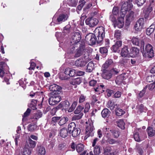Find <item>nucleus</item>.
Wrapping results in <instances>:
<instances>
[{"instance_id":"f257e3e1","label":"nucleus","mask_w":155,"mask_h":155,"mask_svg":"<svg viewBox=\"0 0 155 155\" xmlns=\"http://www.w3.org/2000/svg\"><path fill=\"white\" fill-rule=\"evenodd\" d=\"M84 35L80 32H78V57L81 56H87V49L86 48Z\"/></svg>"},{"instance_id":"f03ea898","label":"nucleus","mask_w":155,"mask_h":155,"mask_svg":"<svg viewBox=\"0 0 155 155\" xmlns=\"http://www.w3.org/2000/svg\"><path fill=\"white\" fill-rule=\"evenodd\" d=\"M143 56L145 58H151L154 56V52L152 46L148 44L145 46L144 49V45H143L140 49Z\"/></svg>"},{"instance_id":"7ed1b4c3","label":"nucleus","mask_w":155,"mask_h":155,"mask_svg":"<svg viewBox=\"0 0 155 155\" xmlns=\"http://www.w3.org/2000/svg\"><path fill=\"white\" fill-rule=\"evenodd\" d=\"M94 34L97 38V43H100L105 37V28L102 26L96 28L94 31Z\"/></svg>"},{"instance_id":"20e7f679","label":"nucleus","mask_w":155,"mask_h":155,"mask_svg":"<svg viewBox=\"0 0 155 155\" xmlns=\"http://www.w3.org/2000/svg\"><path fill=\"white\" fill-rule=\"evenodd\" d=\"M120 15L122 16L124 18V16L126 15L125 24L126 26L129 25L131 22L134 18V13L133 11H131V10H127L126 13L124 14H123L121 11Z\"/></svg>"},{"instance_id":"39448f33","label":"nucleus","mask_w":155,"mask_h":155,"mask_svg":"<svg viewBox=\"0 0 155 155\" xmlns=\"http://www.w3.org/2000/svg\"><path fill=\"white\" fill-rule=\"evenodd\" d=\"M85 40L90 45H93L97 43V38L96 37L94 33H90L85 36Z\"/></svg>"},{"instance_id":"423d86ee","label":"nucleus","mask_w":155,"mask_h":155,"mask_svg":"<svg viewBox=\"0 0 155 155\" xmlns=\"http://www.w3.org/2000/svg\"><path fill=\"white\" fill-rule=\"evenodd\" d=\"M93 124L91 123L87 125L85 129L86 135L84 137V140H86L90 136L93 137L94 135L93 130H94Z\"/></svg>"},{"instance_id":"0eeeda50","label":"nucleus","mask_w":155,"mask_h":155,"mask_svg":"<svg viewBox=\"0 0 155 155\" xmlns=\"http://www.w3.org/2000/svg\"><path fill=\"white\" fill-rule=\"evenodd\" d=\"M133 0H127L123 3L121 8V11L122 13L125 14L126 13L127 10H131L133 7L132 3Z\"/></svg>"},{"instance_id":"6e6552de","label":"nucleus","mask_w":155,"mask_h":155,"mask_svg":"<svg viewBox=\"0 0 155 155\" xmlns=\"http://www.w3.org/2000/svg\"><path fill=\"white\" fill-rule=\"evenodd\" d=\"M131 41L134 45L140 47V49L145 44L144 41L139 38L137 36L133 37L131 40Z\"/></svg>"},{"instance_id":"1a4fd4ad","label":"nucleus","mask_w":155,"mask_h":155,"mask_svg":"<svg viewBox=\"0 0 155 155\" xmlns=\"http://www.w3.org/2000/svg\"><path fill=\"white\" fill-rule=\"evenodd\" d=\"M61 87L55 84L50 85L49 87V89L52 92V94H60L61 93Z\"/></svg>"},{"instance_id":"9d476101","label":"nucleus","mask_w":155,"mask_h":155,"mask_svg":"<svg viewBox=\"0 0 155 155\" xmlns=\"http://www.w3.org/2000/svg\"><path fill=\"white\" fill-rule=\"evenodd\" d=\"M98 21L97 19L93 17L88 18L85 21L86 24L91 27H93L96 26L98 24Z\"/></svg>"},{"instance_id":"9b49d317","label":"nucleus","mask_w":155,"mask_h":155,"mask_svg":"<svg viewBox=\"0 0 155 155\" xmlns=\"http://www.w3.org/2000/svg\"><path fill=\"white\" fill-rule=\"evenodd\" d=\"M102 70L101 76L103 78L109 80L111 78L112 74L111 71L103 69H102Z\"/></svg>"},{"instance_id":"f8f14e48","label":"nucleus","mask_w":155,"mask_h":155,"mask_svg":"<svg viewBox=\"0 0 155 155\" xmlns=\"http://www.w3.org/2000/svg\"><path fill=\"white\" fill-rule=\"evenodd\" d=\"M87 56H81L78 57V67H83L86 65L87 63Z\"/></svg>"},{"instance_id":"ddd939ff","label":"nucleus","mask_w":155,"mask_h":155,"mask_svg":"<svg viewBox=\"0 0 155 155\" xmlns=\"http://www.w3.org/2000/svg\"><path fill=\"white\" fill-rule=\"evenodd\" d=\"M124 18L122 16L118 17L117 18V23H116L114 27L116 28L117 27L119 28H122L124 25Z\"/></svg>"},{"instance_id":"4468645a","label":"nucleus","mask_w":155,"mask_h":155,"mask_svg":"<svg viewBox=\"0 0 155 155\" xmlns=\"http://www.w3.org/2000/svg\"><path fill=\"white\" fill-rule=\"evenodd\" d=\"M120 54L121 56L124 58L127 57L129 54L128 48L127 46L123 45L121 48Z\"/></svg>"},{"instance_id":"2eb2a0df","label":"nucleus","mask_w":155,"mask_h":155,"mask_svg":"<svg viewBox=\"0 0 155 155\" xmlns=\"http://www.w3.org/2000/svg\"><path fill=\"white\" fill-rule=\"evenodd\" d=\"M85 99V97L81 94L79 97V105H78V109L82 110L84 109V103Z\"/></svg>"},{"instance_id":"dca6fc26","label":"nucleus","mask_w":155,"mask_h":155,"mask_svg":"<svg viewBox=\"0 0 155 155\" xmlns=\"http://www.w3.org/2000/svg\"><path fill=\"white\" fill-rule=\"evenodd\" d=\"M139 52V50L136 47H132L130 50L129 54L133 58L137 56Z\"/></svg>"},{"instance_id":"f3484780","label":"nucleus","mask_w":155,"mask_h":155,"mask_svg":"<svg viewBox=\"0 0 155 155\" xmlns=\"http://www.w3.org/2000/svg\"><path fill=\"white\" fill-rule=\"evenodd\" d=\"M122 42L121 40H119L117 41L115 44L112 47V50L114 52H116L122 45Z\"/></svg>"},{"instance_id":"a211bd4d","label":"nucleus","mask_w":155,"mask_h":155,"mask_svg":"<svg viewBox=\"0 0 155 155\" xmlns=\"http://www.w3.org/2000/svg\"><path fill=\"white\" fill-rule=\"evenodd\" d=\"M106 155H116L118 153L117 150H112L110 147H107L105 150Z\"/></svg>"},{"instance_id":"6ab92c4d","label":"nucleus","mask_w":155,"mask_h":155,"mask_svg":"<svg viewBox=\"0 0 155 155\" xmlns=\"http://www.w3.org/2000/svg\"><path fill=\"white\" fill-rule=\"evenodd\" d=\"M144 21L143 18H140L137 21L134 26L135 29L138 30L139 28H142L144 24Z\"/></svg>"},{"instance_id":"aec40b11","label":"nucleus","mask_w":155,"mask_h":155,"mask_svg":"<svg viewBox=\"0 0 155 155\" xmlns=\"http://www.w3.org/2000/svg\"><path fill=\"white\" fill-rule=\"evenodd\" d=\"M37 151L38 155H45L46 153L45 148L42 145H38Z\"/></svg>"},{"instance_id":"412c9836","label":"nucleus","mask_w":155,"mask_h":155,"mask_svg":"<svg viewBox=\"0 0 155 155\" xmlns=\"http://www.w3.org/2000/svg\"><path fill=\"white\" fill-rule=\"evenodd\" d=\"M109 46L101 47L99 48V52L103 57H105L107 55L108 49Z\"/></svg>"},{"instance_id":"4be33fe9","label":"nucleus","mask_w":155,"mask_h":155,"mask_svg":"<svg viewBox=\"0 0 155 155\" xmlns=\"http://www.w3.org/2000/svg\"><path fill=\"white\" fill-rule=\"evenodd\" d=\"M36 142L35 141L32 140L29 138L26 141L25 147H28L30 148H34L36 145Z\"/></svg>"},{"instance_id":"5701e85b","label":"nucleus","mask_w":155,"mask_h":155,"mask_svg":"<svg viewBox=\"0 0 155 155\" xmlns=\"http://www.w3.org/2000/svg\"><path fill=\"white\" fill-rule=\"evenodd\" d=\"M113 64V60L111 59H108L102 66V69H106Z\"/></svg>"},{"instance_id":"b1692460","label":"nucleus","mask_w":155,"mask_h":155,"mask_svg":"<svg viewBox=\"0 0 155 155\" xmlns=\"http://www.w3.org/2000/svg\"><path fill=\"white\" fill-rule=\"evenodd\" d=\"M68 17V15L62 14L59 15L58 17L57 18V21L58 22L61 23L62 21H64L67 20Z\"/></svg>"},{"instance_id":"393cba45","label":"nucleus","mask_w":155,"mask_h":155,"mask_svg":"<svg viewBox=\"0 0 155 155\" xmlns=\"http://www.w3.org/2000/svg\"><path fill=\"white\" fill-rule=\"evenodd\" d=\"M146 131L148 136L150 137H152L155 134V129L152 127L151 126L147 127Z\"/></svg>"},{"instance_id":"a878e982","label":"nucleus","mask_w":155,"mask_h":155,"mask_svg":"<svg viewBox=\"0 0 155 155\" xmlns=\"http://www.w3.org/2000/svg\"><path fill=\"white\" fill-rule=\"evenodd\" d=\"M111 112L109 109L105 108L103 109L101 112V115L103 118H108L110 115Z\"/></svg>"},{"instance_id":"bb28decb","label":"nucleus","mask_w":155,"mask_h":155,"mask_svg":"<svg viewBox=\"0 0 155 155\" xmlns=\"http://www.w3.org/2000/svg\"><path fill=\"white\" fill-rule=\"evenodd\" d=\"M112 136L115 138H118L120 135V132L117 129H112L110 130Z\"/></svg>"},{"instance_id":"cd10ccee","label":"nucleus","mask_w":155,"mask_h":155,"mask_svg":"<svg viewBox=\"0 0 155 155\" xmlns=\"http://www.w3.org/2000/svg\"><path fill=\"white\" fill-rule=\"evenodd\" d=\"M68 130L66 128H63L60 130V136L62 137L65 138L67 137L68 135Z\"/></svg>"},{"instance_id":"c85d7f7f","label":"nucleus","mask_w":155,"mask_h":155,"mask_svg":"<svg viewBox=\"0 0 155 155\" xmlns=\"http://www.w3.org/2000/svg\"><path fill=\"white\" fill-rule=\"evenodd\" d=\"M31 153V150L25 147L23 150H21L20 154L21 155H30Z\"/></svg>"},{"instance_id":"c756f323","label":"nucleus","mask_w":155,"mask_h":155,"mask_svg":"<svg viewBox=\"0 0 155 155\" xmlns=\"http://www.w3.org/2000/svg\"><path fill=\"white\" fill-rule=\"evenodd\" d=\"M70 103L68 101L66 100L61 102L59 106L63 107L64 109H68L69 107Z\"/></svg>"},{"instance_id":"7c9ffc66","label":"nucleus","mask_w":155,"mask_h":155,"mask_svg":"<svg viewBox=\"0 0 155 155\" xmlns=\"http://www.w3.org/2000/svg\"><path fill=\"white\" fill-rule=\"evenodd\" d=\"M75 122H72L70 123L68 125V130L69 134H71L72 130H74L76 129V125Z\"/></svg>"},{"instance_id":"2f4dec72","label":"nucleus","mask_w":155,"mask_h":155,"mask_svg":"<svg viewBox=\"0 0 155 155\" xmlns=\"http://www.w3.org/2000/svg\"><path fill=\"white\" fill-rule=\"evenodd\" d=\"M155 28L154 25H151L146 30V33L147 35H150L154 31Z\"/></svg>"},{"instance_id":"473e14b6","label":"nucleus","mask_w":155,"mask_h":155,"mask_svg":"<svg viewBox=\"0 0 155 155\" xmlns=\"http://www.w3.org/2000/svg\"><path fill=\"white\" fill-rule=\"evenodd\" d=\"M120 64L124 65V67H126L130 62V60L129 59L125 58H122L120 60Z\"/></svg>"},{"instance_id":"72a5a7b5","label":"nucleus","mask_w":155,"mask_h":155,"mask_svg":"<svg viewBox=\"0 0 155 155\" xmlns=\"http://www.w3.org/2000/svg\"><path fill=\"white\" fill-rule=\"evenodd\" d=\"M68 120V118L67 117H60L59 121L58 124L62 126L65 124Z\"/></svg>"},{"instance_id":"f704fd0d","label":"nucleus","mask_w":155,"mask_h":155,"mask_svg":"<svg viewBox=\"0 0 155 155\" xmlns=\"http://www.w3.org/2000/svg\"><path fill=\"white\" fill-rule=\"evenodd\" d=\"M94 67V64L92 61L89 62L87 66V71L88 72H91L93 70Z\"/></svg>"},{"instance_id":"c9c22d12","label":"nucleus","mask_w":155,"mask_h":155,"mask_svg":"<svg viewBox=\"0 0 155 155\" xmlns=\"http://www.w3.org/2000/svg\"><path fill=\"white\" fill-rule=\"evenodd\" d=\"M117 126L122 129H124L125 128V123L124 120L122 119H120L118 120L116 122Z\"/></svg>"},{"instance_id":"e433bc0d","label":"nucleus","mask_w":155,"mask_h":155,"mask_svg":"<svg viewBox=\"0 0 155 155\" xmlns=\"http://www.w3.org/2000/svg\"><path fill=\"white\" fill-rule=\"evenodd\" d=\"M125 113V112L122 109L117 108L115 110L116 115L118 116H121Z\"/></svg>"},{"instance_id":"4c0bfd02","label":"nucleus","mask_w":155,"mask_h":155,"mask_svg":"<svg viewBox=\"0 0 155 155\" xmlns=\"http://www.w3.org/2000/svg\"><path fill=\"white\" fill-rule=\"evenodd\" d=\"M37 103V100H32L31 101V103L28 105V107L31 108L33 110H35L37 109L36 107Z\"/></svg>"},{"instance_id":"58836bf2","label":"nucleus","mask_w":155,"mask_h":155,"mask_svg":"<svg viewBox=\"0 0 155 155\" xmlns=\"http://www.w3.org/2000/svg\"><path fill=\"white\" fill-rule=\"evenodd\" d=\"M137 107L138 109V111L140 113L143 112H146L147 110V108L145 107L143 104H141L140 105L137 106Z\"/></svg>"},{"instance_id":"ea45409f","label":"nucleus","mask_w":155,"mask_h":155,"mask_svg":"<svg viewBox=\"0 0 155 155\" xmlns=\"http://www.w3.org/2000/svg\"><path fill=\"white\" fill-rule=\"evenodd\" d=\"M121 31L117 30H116L114 32V36L117 39H120L121 38Z\"/></svg>"},{"instance_id":"a19ab883","label":"nucleus","mask_w":155,"mask_h":155,"mask_svg":"<svg viewBox=\"0 0 155 155\" xmlns=\"http://www.w3.org/2000/svg\"><path fill=\"white\" fill-rule=\"evenodd\" d=\"M107 142L110 144H113L118 143V141L116 140L110 138H108L107 140Z\"/></svg>"},{"instance_id":"79ce46f5","label":"nucleus","mask_w":155,"mask_h":155,"mask_svg":"<svg viewBox=\"0 0 155 155\" xmlns=\"http://www.w3.org/2000/svg\"><path fill=\"white\" fill-rule=\"evenodd\" d=\"M109 19L112 23L114 27L116 23H117V21L116 18L114 15H110Z\"/></svg>"},{"instance_id":"37998d69","label":"nucleus","mask_w":155,"mask_h":155,"mask_svg":"<svg viewBox=\"0 0 155 155\" xmlns=\"http://www.w3.org/2000/svg\"><path fill=\"white\" fill-rule=\"evenodd\" d=\"M107 107L110 108L111 110H113L115 108V104L114 102L111 101H109L107 104Z\"/></svg>"},{"instance_id":"c03bdc74","label":"nucleus","mask_w":155,"mask_h":155,"mask_svg":"<svg viewBox=\"0 0 155 155\" xmlns=\"http://www.w3.org/2000/svg\"><path fill=\"white\" fill-rule=\"evenodd\" d=\"M77 35H78L77 33L75 32L74 33V35H73L72 36V41L74 42V45L75 44L76 45L78 43L77 37H76ZM74 47L75 48L74 46Z\"/></svg>"},{"instance_id":"a18cd8bd","label":"nucleus","mask_w":155,"mask_h":155,"mask_svg":"<svg viewBox=\"0 0 155 155\" xmlns=\"http://www.w3.org/2000/svg\"><path fill=\"white\" fill-rule=\"evenodd\" d=\"M59 94H54L53 95L52 97H54V99L58 103L61 100V97L59 96Z\"/></svg>"},{"instance_id":"49530a36","label":"nucleus","mask_w":155,"mask_h":155,"mask_svg":"<svg viewBox=\"0 0 155 155\" xmlns=\"http://www.w3.org/2000/svg\"><path fill=\"white\" fill-rule=\"evenodd\" d=\"M84 146L81 143H78V154H80L84 151Z\"/></svg>"},{"instance_id":"de8ad7c7","label":"nucleus","mask_w":155,"mask_h":155,"mask_svg":"<svg viewBox=\"0 0 155 155\" xmlns=\"http://www.w3.org/2000/svg\"><path fill=\"white\" fill-rule=\"evenodd\" d=\"M36 128L37 126L35 124H30L28 125V130L31 131H33L35 130V129H36Z\"/></svg>"},{"instance_id":"09e8293b","label":"nucleus","mask_w":155,"mask_h":155,"mask_svg":"<svg viewBox=\"0 0 155 155\" xmlns=\"http://www.w3.org/2000/svg\"><path fill=\"white\" fill-rule=\"evenodd\" d=\"M48 102L49 104L51 105H54L58 103L55 101V100L54 99V97H51L49 100Z\"/></svg>"},{"instance_id":"8fccbe9b","label":"nucleus","mask_w":155,"mask_h":155,"mask_svg":"<svg viewBox=\"0 0 155 155\" xmlns=\"http://www.w3.org/2000/svg\"><path fill=\"white\" fill-rule=\"evenodd\" d=\"M77 104V103L76 101L74 102L71 107L68 110V111L69 112H72L75 108Z\"/></svg>"},{"instance_id":"3c124183","label":"nucleus","mask_w":155,"mask_h":155,"mask_svg":"<svg viewBox=\"0 0 155 155\" xmlns=\"http://www.w3.org/2000/svg\"><path fill=\"white\" fill-rule=\"evenodd\" d=\"M134 137L135 141L138 142L140 141V138L139 133L138 132H136L134 134Z\"/></svg>"},{"instance_id":"603ef678","label":"nucleus","mask_w":155,"mask_h":155,"mask_svg":"<svg viewBox=\"0 0 155 155\" xmlns=\"http://www.w3.org/2000/svg\"><path fill=\"white\" fill-rule=\"evenodd\" d=\"M71 26L70 25H68L65 26L64 28L63 33L67 34L70 32V28Z\"/></svg>"},{"instance_id":"864d4df0","label":"nucleus","mask_w":155,"mask_h":155,"mask_svg":"<svg viewBox=\"0 0 155 155\" xmlns=\"http://www.w3.org/2000/svg\"><path fill=\"white\" fill-rule=\"evenodd\" d=\"M77 79L78 78L73 79L71 83L73 86H72V87L75 88L77 87V84H78Z\"/></svg>"},{"instance_id":"5fc2aeb1","label":"nucleus","mask_w":155,"mask_h":155,"mask_svg":"<svg viewBox=\"0 0 155 155\" xmlns=\"http://www.w3.org/2000/svg\"><path fill=\"white\" fill-rule=\"evenodd\" d=\"M86 2L85 1H82V0H80L79 1V4L78 5V10H81L82 7L84 5Z\"/></svg>"},{"instance_id":"6e6d98bb","label":"nucleus","mask_w":155,"mask_h":155,"mask_svg":"<svg viewBox=\"0 0 155 155\" xmlns=\"http://www.w3.org/2000/svg\"><path fill=\"white\" fill-rule=\"evenodd\" d=\"M94 152L95 154H99L100 153V148L99 146H96L94 149Z\"/></svg>"},{"instance_id":"4d7b16f0","label":"nucleus","mask_w":155,"mask_h":155,"mask_svg":"<svg viewBox=\"0 0 155 155\" xmlns=\"http://www.w3.org/2000/svg\"><path fill=\"white\" fill-rule=\"evenodd\" d=\"M119 12L118 8L117 7H114L112 10V14L114 15H116L118 14Z\"/></svg>"},{"instance_id":"13d9d810","label":"nucleus","mask_w":155,"mask_h":155,"mask_svg":"<svg viewBox=\"0 0 155 155\" xmlns=\"http://www.w3.org/2000/svg\"><path fill=\"white\" fill-rule=\"evenodd\" d=\"M42 115V112L39 111H38L35 114V119L36 120H37L38 119L41 117Z\"/></svg>"},{"instance_id":"bf43d9fd","label":"nucleus","mask_w":155,"mask_h":155,"mask_svg":"<svg viewBox=\"0 0 155 155\" xmlns=\"http://www.w3.org/2000/svg\"><path fill=\"white\" fill-rule=\"evenodd\" d=\"M106 92L107 93V96L108 97H110L112 94H114V93L113 90L109 89H107Z\"/></svg>"},{"instance_id":"052dcab7","label":"nucleus","mask_w":155,"mask_h":155,"mask_svg":"<svg viewBox=\"0 0 155 155\" xmlns=\"http://www.w3.org/2000/svg\"><path fill=\"white\" fill-rule=\"evenodd\" d=\"M75 74H76V76H78V72L76 73V71L75 70L71 68L69 76L72 77L74 76Z\"/></svg>"},{"instance_id":"680f3d73","label":"nucleus","mask_w":155,"mask_h":155,"mask_svg":"<svg viewBox=\"0 0 155 155\" xmlns=\"http://www.w3.org/2000/svg\"><path fill=\"white\" fill-rule=\"evenodd\" d=\"M59 78L61 80H67L69 78L68 77L64 75L63 74H61L59 75Z\"/></svg>"},{"instance_id":"e2e57ef3","label":"nucleus","mask_w":155,"mask_h":155,"mask_svg":"<svg viewBox=\"0 0 155 155\" xmlns=\"http://www.w3.org/2000/svg\"><path fill=\"white\" fill-rule=\"evenodd\" d=\"M146 0H137L136 3L139 6L142 5L146 2Z\"/></svg>"},{"instance_id":"0e129e2a","label":"nucleus","mask_w":155,"mask_h":155,"mask_svg":"<svg viewBox=\"0 0 155 155\" xmlns=\"http://www.w3.org/2000/svg\"><path fill=\"white\" fill-rule=\"evenodd\" d=\"M72 136L74 137H77L78 136V128L74 130H72Z\"/></svg>"},{"instance_id":"69168bd1","label":"nucleus","mask_w":155,"mask_h":155,"mask_svg":"<svg viewBox=\"0 0 155 155\" xmlns=\"http://www.w3.org/2000/svg\"><path fill=\"white\" fill-rule=\"evenodd\" d=\"M121 95V93L118 91H117L113 95V97L115 98H118L120 97Z\"/></svg>"},{"instance_id":"338daca9","label":"nucleus","mask_w":155,"mask_h":155,"mask_svg":"<svg viewBox=\"0 0 155 155\" xmlns=\"http://www.w3.org/2000/svg\"><path fill=\"white\" fill-rule=\"evenodd\" d=\"M60 117H54L52 118L51 122L52 123L58 122L59 121Z\"/></svg>"},{"instance_id":"774afa93","label":"nucleus","mask_w":155,"mask_h":155,"mask_svg":"<svg viewBox=\"0 0 155 155\" xmlns=\"http://www.w3.org/2000/svg\"><path fill=\"white\" fill-rule=\"evenodd\" d=\"M90 106L89 104L86 103L85 104V109L84 110V113H86L88 112L90 108Z\"/></svg>"}]
</instances>
